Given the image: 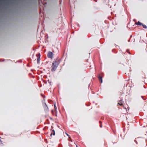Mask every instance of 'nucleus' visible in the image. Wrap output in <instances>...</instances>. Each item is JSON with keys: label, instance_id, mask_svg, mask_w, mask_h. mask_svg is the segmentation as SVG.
Here are the masks:
<instances>
[{"label": "nucleus", "instance_id": "f257e3e1", "mask_svg": "<svg viewBox=\"0 0 147 147\" xmlns=\"http://www.w3.org/2000/svg\"><path fill=\"white\" fill-rule=\"evenodd\" d=\"M60 60H55L53 61L51 66V70L52 71H54L57 68L58 65L60 63Z\"/></svg>", "mask_w": 147, "mask_h": 147}, {"label": "nucleus", "instance_id": "f03ea898", "mask_svg": "<svg viewBox=\"0 0 147 147\" xmlns=\"http://www.w3.org/2000/svg\"><path fill=\"white\" fill-rule=\"evenodd\" d=\"M43 106L44 108V110L45 112H48L49 111V108L47 105L46 104L45 102L44 104L43 105Z\"/></svg>", "mask_w": 147, "mask_h": 147}, {"label": "nucleus", "instance_id": "7ed1b4c3", "mask_svg": "<svg viewBox=\"0 0 147 147\" xmlns=\"http://www.w3.org/2000/svg\"><path fill=\"white\" fill-rule=\"evenodd\" d=\"M53 54L52 52L49 51L47 55V57L49 58L52 59Z\"/></svg>", "mask_w": 147, "mask_h": 147}, {"label": "nucleus", "instance_id": "20e7f679", "mask_svg": "<svg viewBox=\"0 0 147 147\" xmlns=\"http://www.w3.org/2000/svg\"><path fill=\"white\" fill-rule=\"evenodd\" d=\"M40 20V21L39 22V24L41 25L42 27H44V20H43L44 19H39Z\"/></svg>", "mask_w": 147, "mask_h": 147}, {"label": "nucleus", "instance_id": "39448f33", "mask_svg": "<svg viewBox=\"0 0 147 147\" xmlns=\"http://www.w3.org/2000/svg\"><path fill=\"white\" fill-rule=\"evenodd\" d=\"M53 127H51V136L52 135H53L54 136L55 134V132L54 129H53Z\"/></svg>", "mask_w": 147, "mask_h": 147}, {"label": "nucleus", "instance_id": "423d86ee", "mask_svg": "<svg viewBox=\"0 0 147 147\" xmlns=\"http://www.w3.org/2000/svg\"><path fill=\"white\" fill-rule=\"evenodd\" d=\"M98 78L99 81L101 83H102V77L100 76V75H99L98 77Z\"/></svg>", "mask_w": 147, "mask_h": 147}, {"label": "nucleus", "instance_id": "0eeeda50", "mask_svg": "<svg viewBox=\"0 0 147 147\" xmlns=\"http://www.w3.org/2000/svg\"><path fill=\"white\" fill-rule=\"evenodd\" d=\"M135 24L137 25L141 26L142 25V23L140 22L139 21H138V22H135Z\"/></svg>", "mask_w": 147, "mask_h": 147}, {"label": "nucleus", "instance_id": "6e6552de", "mask_svg": "<svg viewBox=\"0 0 147 147\" xmlns=\"http://www.w3.org/2000/svg\"><path fill=\"white\" fill-rule=\"evenodd\" d=\"M122 102H123L122 100H120L119 101V102H118V104L119 105H123Z\"/></svg>", "mask_w": 147, "mask_h": 147}, {"label": "nucleus", "instance_id": "1a4fd4ad", "mask_svg": "<svg viewBox=\"0 0 147 147\" xmlns=\"http://www.w3.org/2000/svg\"><path fill=\"white\" fill-rule=\"evenodd\" d=\"M40 55L38 56V57H37V63H39V62H40Z\"/></svg>", "mask_w": 147, "mask_h": 147}, {"label": "nucleus", "instance_id": "9d476101", "mask_svg": "<svg viewBox=\"0 0 147 147\" xmlns=\"http://www.w3.org/2000/svg\"><path fill=\"white\" fill-rule=\"evenodd\" d=\"M54 109H55V112L56 113H57V107L56 105L55 104H54Z\"/></svg>", "mask_w": 147, "mask_h": 147}, {"label": "nucleus", "instance_id": "9b49d317", "mask_svg": "<svg viewBox=\"0 0 147 147\" xmlns=\"http://www.w3.org/2000/svg\"><path fill=\"white\" fill-rule=\"evenodd\" d=\"M141 25L144 28L146 29L147 28V26L143 24H142V25Z\"/></svg>", "mask_w": 147, "mask_h": 147}, {"label": "nucleus", "instance_id": "f8f14e48", "mask_svg": "<svg viewBox=\"0 0 147 147\" xmlns=\"http://www.w3.org/2000/svg\"><path fill=\"white\" fill-rule=\"evenodd\" d=\"M99 123H100V127L101 128L102 127V125L101 124L102 122H101V121H99Z\"/></svg>", "mask_w": 147, "mask_h": 147}, {"label": "nucleus", "instance_id": "ddd939ff", "mask_svg": "<svg viewBox=\"0 0 147 147\" xmlns=\"http://www.w3.org/2000/svg\"><path fill=\"white\" fill-rule=\"evenodd\" d=\"M123 108L125 109L126 111H127L126 108L125 107H124L123 106Z\"/></svg>", "mask_w": 147, "mask_h": 147}, {"label": "nucleus", "instance_id": "4468645a", "mask_svg": "<svg viewBox=\"0 0 147 147\" xmlns=\"http://www.w3.org/2000/svg\"><path fill=\"white\" fill-rule=\"evenodd\" d=\"M126 51L127 53H128L129 54H131V53H130V52H129V50H128V49H127V50H126Z\"/></svg>", "mask_w": 147, "mask_h": 147}, {"label": "nucleus", "instance_id": "2eb2a0df", "mask_svg": "<svg viewBox=\"0 0 147 147\" xmlns=\"http://www.w3.org/2000/svg\"><path fill=\"white\" fill-rule=\"evenodd\" d=\"M41 95H42V97L43 98H45V95H43L42 94H41Z\"/></svg>", "mask_w": 147, "mask_h": 147}, {"label": "nucleus", "instance_id": "dca6fc26", "mask_svg": "<svg viewBox=\"0 0 147 147\" xmlns=\"http://www.w3.org/2000/svg\"><path fill=\"white\" fill-rule=\"evenodd\" d=\"M132 37V35H131L130 36V39H129V40H128V42H130V39H131V37Z\"/></svg>", "mask_w": 147, "mask_h": 147}, {"label": "nucleus", "instance_id": "f3484780", "mask_svg": "<svg viewBox=\"0 0 147 147\" xmlns=\"http://www.w3.org/2000/svg\"><path fill=\"white\" fill-rule=\"evenodd\" d=\"M1 138L0 137V144H3L1 140Z\"/></svg>", "mask_w": 147, "mask_h": 147}, {"label": "nucleus", "instance_id": "a211bd4d", "mask_svg": "<svg viewBox=\"0 0 147 147\" xmlns=\"http://www.w3.org/2000/svg\"><path fill=\"white\" fill-rule=\"evenodd\" d=\"M4 61V59H0V61Z\"/></svg>", "mask_w": 147, "mask_h": 147}, {"label": "nucleus", "instance_id": "6ab92c4d", "mask_svg": "<svg viewBox=\"0 0 147 147\" xmlns=\"http://www.w3.org/2000/svg\"><path fill=\"white\" fill-rule=\"evenodd\" d=\"M114 51H115V50H114V49H113V50H112V51H113V52L114 53H116L117 52H114Z\"/></svg>", "mask_w": 147, "mask_h": 147}, {"label": "nucleus", "instance_id": "aec40b11", "mask_svg": "<svg viewBox=\"0 0 147 147\" xmlns=\"http://www.w3.org/2000/svg\"><path fill=\"white\" fill-rule=\"evenodd\" d=\"M134 141L135 142V143H136V144H138L137 142V141H136V140H134Z\"/></svg>", "mask_w": 147, "mask_h": 147}, {"label": "nucleus", "instance_id": "412c9836", "mask_svg": "<svg viewBox=\"0 0 147 147\" xmlns=\"http://www.w3.org/2000/svg\"><path fill=\"white\" fill-rule=\"evenodd\" d=\"M136 20V19H133V21H134L135 22Z\"/></svg>", "mask_w": 147, "mask_h": 147}, {"label": "nucleus", "instance_id": "4be33fe9", "mask_svg": "<svg viewBox=\"0 0 147 147\" xmlns=\"http://www.w3.org/2000/svg\"><path fill=\"white\" fill-rule=\"evenodd\" d=\"M59 1H60V3H61L62 2V1L60 0Z\"/></svg>", "mask_w": 147, "mask_h": 147}, {"label": "nucleus", "instance_id": "5701e85b", "mask_svg": "<svg viewBox=\"0 0 147 147\" xmlns=\"http://www.w3.org/2000/svg\"><path fill=\"white\" fill-rule=\"evenodd\" d=\"M51 112L53 113V110H52L51 111Z\"/></svg>", "mask_w": 147, "mask_h": 147}, {"label": "nucleus", "instance_id": "b1692460", "mask_svg": "<svg viewBox=\"0 0 147 147\" xmlns=\"http://www.w3.org/2000/svg\"><path fill=\"white\" fill-rule=\"evenodd\" d=\"M39 0V1L40 2V1H42V0Z\"/></svg>", "mask_w": 147, "mask_h": 147}, {"label": "nucleus", "instance_id": "393cba45", "mask_svg": "<svg viewBox=\"0 0 147 147\" xmlns=\"http://www.w3.org/2000/svg\"><path fill=\"white\" fill-rule=\"evenodd\" d=\"M143 99H144V100H145V98H143Z\"/></svg>", "mask_w": 147, "mask_h": 147}, {"label": "nucleus", "instance_id": "a878e982", "mask_svg": "<svg viewBox=\"0 0 147 147\" xmlns=\"http://www.w3.org/2000/svg\"><path fill=\"white\" fill-rule=\"evenodd\" d=\"M101 119H102V117L101 118Z\"/></svg>", "mask_w": 147, "mask_h": 147}, {"label": "nucleus", "instance_id": "bb28decb", "mask_svg": "<svg viewBox=\"0 0 147 147\" xmlns=\"http://www.w3.org/2000/svg\"><path fill=\"white\" fill-rule=\"evenodd\" d=\"M67 135L68 136V134H67Z\"/></svg>", "mask_w": 147, "mask_h": 147}]
</instances>
